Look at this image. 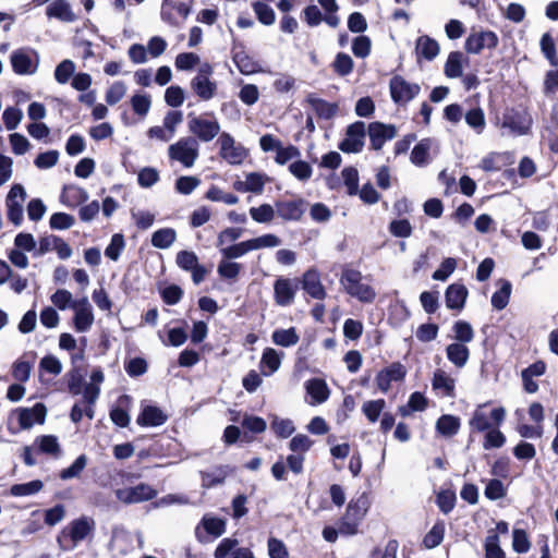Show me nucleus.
Returning a JSON list of instances; mask_svg holds the SVG:
<instances>
[{
  "label": "nucleus",
  "mask_w": 558,
  "mask_h": 558,
  "mask_svg": "<svg viewBox=\"0 0 558 558\" xmlns=\"http://www.w3.org/2000/svg\"><path fill=\"white\" fill-rule=\"evenodd\" d=\"M363 275L360 270L344 267L340 276V284L344 292L362 303H373L376 299L375 289L363 282Z\"/></svg>",
  "instance_id": "f257e3e1"
},
{
  "label": "nucleus",
  "mask_w": 558,
  "mask_h": 558,
  "mask_svg": "<svg viewBox=\"0 0 558 558\" xmlns=\"http://www.w3.org/2000/svg\"><path fill=\"white\" fill-rule=\"evenodd\" d=\"M167 153L170 161L190 169L194 167L199 157V143L193 136H184L169 145Z\"/></svg>",
  "instance_id": "f03ea898"
},
{
  "label": "nucleus",
  "mask_w": 558,
  "mask_h": 558,
  "mask_svg": "<svg viewBox=\"0 0 558 558\" xmlns=\"http://www.w3.org/2000/svg\"><path fill=\"white\" fill-rule=\"evenodd\" d=\"M369 506L371 502L366 493H363L355 499H352L349 502L347 511L341 519L340 533L354 535L357 532L360 523L366 515Z\"/></svg>",
  "instance_id": "7ed1b4c3"
},
{
  "label": "nucleus",
  "mask_w": 558,
  "mask_h": 558,
  "mask_svg": "<svg viewBox=\"0 0 558 558\" xmlns=\"http://www.w3.org/2000/svg\"><path fill=\"white\" fill-rule=\"evenodd\" d=\"M189 131L196 140L210 142L220 133V124L214 113L189 114Z\"/></svg>",
  "instance_id": "20e7f679"
},
{
  "label": "nucleus",
  "mask_w": 558,
  "mask_h": 558,
  "mask_svg": "<svg viewBox=\"0 0 558 558\" xmlns=\"http://www.w3.org/2000/svg\"><path fill=\"white\" fill-rule=\"evenodd\" d=\"M486 403L480 404L473 412L469 422L472 430L486 432L493 426L499 427L506 417V410L502 407L495 408L490 413L486 412Z\"/></svg>",
  "instance_id": "39448f33"
},
{
  "label": "nucleus",
  "mask_w": 558,
  "mask_h": 558,
  "mask_svg": "<svg viewBox=\"0 0 558 558\" xmlns=\"http://www.w3.org/2000/svg\"><path fill=\"white\" fill-rule=\"evenodd\" d=\"M13 71L19 75H32L39 65V54L32 48H20L10 56Z\"/></svg>",
  "instance_id": "423d86ee"
},
{
  "label": "nucleus",
  "mask_w": 558,
  "mask_h": 558,
  "mask_svg": "<svg viewBox=\"0 0 558 558\" xmlns=\"http://www.w3.org/2000/svg\"><path fill=\"white\" fill-rule=\"evenodd\" d=\"M499 44L497 34L488 29H472L464 41V49L468 53L478 54L484 49H495Z\"/></svg>",
  "instance_id": "0eeeda50"
},
{
  "label": "nucleus",
  "mask_w": 558,
  "mask_h": 558,
  "mask_svg": "<svg viewBox=\"0 0 558 558\" xmlns=\"http://www.w3.org/2000/svg\"><path fill=\"white\" fill-rule=\"evenodd\" d=\"M220 144V157L229 165H241L247 157V149L235 140L229 133H221L219 136Z\"/></svg>",
  "instance_id": "6e6552de"
},
{
  "label": "nucleus",
  "mask_w": 558,
  "mask_h": 558,
  "mask_svg": "<svg viewBox=\"0 0 558 558\" xmlns=\"http://www.w3.org/2000/svg\"><path fill=\"white\" fill-rule=\"evenodd\" d=\"M213 66L204 63L199 66L196 76L191 81L194 93L203 100L211 99L217 90V84L210 80Z\"/></svg>",
  "instance_id": "1a4fd4ad"
},
{
  "label": "nucleus",
  "mask_w": 558,
  "mask_h": 558,
  "mask_svg": "<svg viewBox=\"0 0 558 558\" xmlns=\"http://www.w3.org/2000/svg\"><path fill=\"white\" fill-rule=\"evenodd\" d=\"M392 100L398 105L411 101L421 90L420 85L405 81L400 75H395L389 83Z\"/></svg>",
  "instance_id": "9d476101"
},
{
  "label": "nucleus",
  "mask_w": 558,
  "mask_h": 558,
  "mask_svg": "<svg viewBox=\"0 0 558 558\" xmlns=\"http://www.w3.org/2000/svg\"><path fill=\"white\" fill-rule=\"evenodd\" d=\"M93 527L94 520L87 517H82L80 519L72 521L69 524L68 530H63L61 535L57 539L60 548L63 550L68 549V547L63 545L64 537L70 536L73 543L72 547H74L77 543L82 542L89 534Z\"/></svg>",
  "instance_id": "9b49d317"
},
{
  "label": "nucleus",
  "mask_w": 558,
  "mask_h": 558,
  "mask_svg": "<svg viewBox=\"0 0 558 558\" xmlns=\"http://www.w3.org/2000/svg\"><path fill=\"white\" fill-rule=\"evenodd\" d=\"M74 311L73 326L77 332H87L95 320L93 307L86 296L76 300L71 304Z\"/></svg>",
  "instance_id": "f8f14e48"
},
{
  "label": "nucleus",
  "mask_w": 558,
  "mask_h": 558,
  "mask_svg": "<svg viewBox=\"0 0 558 558\" xmlns=\"http://www.w3.org/2000/svg\"><path fill=\"white\" fill-rule=\"evenodd\" d=\"M16 417L22 429H29L35 424H44L47 415V408L44 403H36L32 408H17L12 413Z\"/></svg>",
  "instance_id": "ddd939ff"
},
{
  "label": "nucleus",
  "mask_w": 558,
  "mask_h": 558,
  "mask_svg": "<svg viewBox=\"0 0 558 558\" xmlns=\"http://www.w3.org/2000/svg\"><path fill=\"white\" fill-rule=\"evenodd\" d=\"M157 492L148 484L141 483L133 487H124L116 490L117 498L123 504H138L155 498Z\"/></svg>",
  "instance_id": "4468645a"
},
{
  "label": "nucleus",
  "mask_w": 558,
  "mask_h": 558,
  "mask_svg": "<svg viewBox=\"0 0 558 558\" xmlns=\"http://www.w3.org/2000/svg\"><path fill=\"white\" fill-rule=\"evenodd\" d=\"M366 134L365 123L356 121L347 128L345 138L339 144V148L344 153H360L364 147Z\"/></svg>",
  "instance_id": "2eb2a0df"
},
{
  "label": "nucleus",
  "mask_w": 558,
  "mask_h": 558,
  "mask_svg": "<svg viewBox=\"0 0 558 558\" xmlns=\"http://www.w3.org/2000/svg\"><path fill=\"white\" fill-rule=\"evenodd\" d=\"M226 532V521L223 519L205 514L195 530L196 537L199 542L206 543L207 535L219 537Z\"/></svg>",
  "instance_id": "dca6fc26"
},
{
  "label": "nucleus",
  "mask_w": 558,
  "mask_h": 558,
  "mask_svg": "<svg viewBox=\"0 0 558 558\" xmlns=\"http://www.w3.org/2000/svg\"><path fill=\"white\" fill-rule=\"evenodd\" d=\"M367 133L371 141V147L375 150H379L383 148L387 141L396 137L397 129L392 124L372 122L368 125Z\"/></svg>",
  "instance_id": "f3484780"
},
{
  "label": "nucleus",
  "mask_w": 558,
  "mask_h": 558,
  "mask_svg": "<svg viewBox=\"0 0 558 558\" xmlns=\"http://www.w3.org/2000/svg\"><path fill=\"white\" fill-rule=\"evenodd\" d=\"M306 203L302 198L286 199L276 203L277 215L287 221L300 220L305 211Z\"/></svg>",
  "instance_id": "a211bd4d"
},
{
  "label": "nucleus",
  "mask_w": 558,
  "mask_h": 558,
  "mask_svg": "<svg viewBox=\"0 0 558 558\" xmlns=\"http://www.w3.org/2000/svg\"><path fill=\"white\" fill-rule=\"evenodd\" d=\"M298 286L290 279L279 278L274 284L275 301L280 306H288L293 303Z\"/></svg>",
  "instance_id": "6ab92c4d"
},
{
  "label": "nucleus",
  "mask_w": 558,
  "mask_h": 558,
  "mask_svg": "<svg viewBox=\"0 0 558 558\" xmlns=\"http://www.w3.org/2000/svg\"><path fill=\"white\" fill-rule=\"evenodd\" d=\"M50 19H57L63 23H73L77 20L68 0H54L46 9Z\"/></svg>",
  "instance_id": "aec40b11"
},
{
  "label": "nucleus",
  "mask_w": 558,
  "mask_h": 558,
  "mask_svg": "<svg viewBox=\"0 0 558 558\" xmlns=\"http://www.w3.org/2000/svg\"><path fill=\"white\" fill-rule=\"evenodd\" d=\"M88 198V192L77 185H65L60 195V202L70 208H74L86 203Z\"/></svg>",
  "instance_id": "412c9836"
},
{
  "label": "nucleus",
  "mask_w": 558,
  "mask_h": 558,
  "mask_svg": "<svg viewBox=\"0 0 558 558\" xmlns=\"http://www.w3.org/2000/svg\"><path fill=\"white\" fill-rule=\"evenodd\" d=\"M303 289L308 293L312 298L316 300H323L326 296L325 288L320 282V276L316 269H308L303 275L302 280Z\"/></svg>",
  "instance_id": "4be33fe9"
},
{
  "label": "nucleus",
  "mask_w": 558,
  "mask_h": 558,
  "mask_svg": "<svg viewBox=\"0 0 558 558\" xmlns=\"http://www.w3.org/2000/svg\"><path fill=\"white\" fill-rule=\"evenodd\" d=\"M267 181L268 177L266 174L259 172H251L245 175L244 181L235 182L234 186L238 191L241 192L260 194Z\"/></svg>",
  "instance_id": "5701e85b"
},
{
  "label": "nucleus",
  "mask_w": 558,
  "mask_h": 558,
  "mask_svg": "<svg viewBox=\"0 0 558 558\" xmlns=\"http://www.w3.org/2000/svg\"><path fill=\"white\" fill-rule=\"evenodd\" d=\"M434 390L439 391L442 396L453 397L456 380L444 369H436L432 379Z\"/></svg>",
  "instance_id": "b1692460"
},
{
  "label": "nucleus",
  "mask_w": 558,
  "mask_h": 558,
  "mask_svg": "<svg viewBox=\"0 0 558 558\" xmlns=\"http://www.w3.org/2000/svg\"><path fill=\"white\" fill-rule=\"evenodd\" d=\"M439 44L434 38L423 35L416 39L415 52L418 58L422 57L430 61L439 54Z\"/></svg>",
  "instance_id": "393cba45"
},
{
  "label": "nucleus",
  "mask_w": 558,
  "mask_h": 558,
  "mask_svg": "<svg viewBox=\"0 0 558 558\" xmlns=\"http://www.w3.org/2000/svg\"><path fill=\"white\" fill-rule=\"evenodd\" d=\"M306 102L312 107V109L316 112V114L325 120H329L333 118L338 111V105L333 102H328L324 99L316 97L313 94H310L306 97Z\"/></svg>",
  "instance_id": "a878e982"
},
{
  "label": "nucleus",
  "mask_w": 558,
  "mask_h": 558,
  "mask_svg": "<svg viewBox=\"0 0 558 558\" xmlns=\"http://www.w3.org/2000/svg\"><path fill=\"white\" fill-rule=\"evenodd\" d=\"M34 447H36L37 452L48 454L53 458H59L61 456V446L58 438L53 435L36 437L34 440Z\"/></svg>",
  "instance_id": "bb28decb"
},
{
  "label": "nucleus",
  "mask_w": 558,
  "mask_h": 558,
  "mask_svg": "<svg viewBox=\"0 0 558 558\" xmlns=\"http://www.w3.org/2000/svg\"><path fill=\"white\" fill-rule=\"evenodd\" d=\"M468 290L463 284H450L446 290V305L452 310H461L464 306Z\"/></svg>",
  "instance_id": "cd10ccee"
},
{
  "label": "nucleus",
  "mask_w": 558,
  "mask_h": 558,
  "mask_svg": "<svg viewBox=\"0 0 558 558\" xmlns=\"http://www.w3.org/2000/svg\"><path fill=\"white\" fill-rule=\"evenodd\" d=\"M447 359L458 368H462L469 361L470 351L468 347L460 342L450 343L446 348Z\"/></svg>",
  "instance_id": "c85d7f7f"
},
{
  "label": "nucleus",
  "mask_w": 558,
  "mask_h": 558,
  "mask_svg": "<svg viewBox=\"0 0 558 558\" xmlns=\"http://www.w3.org/2000/svg\"><path fill=\"white\" fill-rule=\"evenodd\" d=\"M167 421V415L157 407L147 405L137 417L142 426H160Z\"/></svg>",
  "instance_id": "c756f323"
},
{
  "label": "nucleus",
  "mask_w": 558,
  "mask_h": 558,
  "mask_svg": "<svg viewBox=\"0 0 558 558\" xmlns=\"http://www.w3.org/2000/svg\"><path fill=\"white\" fill-rule=\"evenodd\" d=\"M468 62V59L461 51H452L449 53L445 63V74L449 78L460 77L463 73V64Z\"/></svg>",
  "instance_id": "7c9ffc66"
},
{
  "label": "nucleus",
  "mask_w": 558,
  "mask_h": 558,
  "mask_svg": "<svg viewBox=\"0 0 558 558\" xmlns=\"http://www.w3.org/2000/svg\"><path fill=\"white\" fill-rule=\"evenodd\" d=\"M306 391L312 398V404H319L325 402L329 397V389L325 380L311 379L306 383Z\"/></svg>",
  "instance_id": "2f4dec72"
},
{
  "label": "nucleus",
  "mask_w": 558,
  "mask_h": 558,
  "mask_svg": "<svg viewBox=\"0 0 558 558\" xmlns=\"http://www.w3.org/2000/svg\"><path fill=\"white\" fill-rule=\"evenodd\" d=\"M433 146L430 138H424L420 141L411 153V161L415 166L422 167L429 162V150Z\"/></svg>",
  "instance_id": "473e14b6"
},
{
  "label": "nucleus",
  "mask_w": 558,
  "mask_h": 558,
  "mask_svg": "<svg viewBox=\"0 0 558 558\" xmlns=\"http://www.w3.org/2000/svg\"><path fill=\"white\" fill-rule=\"evenodd\" d=\"M281 365V355L271 348H267L262 355L260 366L263 374L269 376L279 369Z\"/></svg>",
  "instance_id": "72a5a7b5"
},
{
  "label": "nucleus",
  "mask_w": 558,
  "mask_h": 558,
  "mask_svg": "<svg viewBox=\"0 0 558 558\" xmlns=\"http://www.w3.org/2000/svg\"><path fill=\"white\" fill-rule=\"evenodd\" d=\"M177 240V232L172 228H162L151 235V245L156 248L167 250Z\"/></svg>",
  "instance_id": "f704fd0d"
},
{
  "label": "nucleus",
  "mask_w": 558,
  "mask_h": 558,
  "mask_svg": "<svg viewBox=\"0 0 558 558\" xmlns=\"http://www.w3.org/2000/svg\"><path fill=\"white\" fill-rule=\"evenodd\" d=\"M233 61L242 74L248 75L259 70L258 62L243 50L233 52Z\"/></svg>",
  "instance_id": "c9c22d12"
},
{
  "label": "nucleus",
  "mask_w": 558,
  "mask_h": 558,
  "mask_svg": "<svg viewBox=\"0 0 558 558\" xmlns=\"http://www.w3.org/2000/svg\"><path fill=\"white\" fill-rule=\"evenodd\" d=\"M44 487L40 480H34L28 483L14 484L10 488V494L14 497H27L38 494Z\"/></svg>",
  "instance_id": "e433bc0d"
},
{
  "label": "nucleus",
  "mask_w": 558,
  "mask_h": 558,
  "mask_svg": "<svg viewBox=\"0 0 558 558\" xmlns=\"http://www.w3.org/2000/svg\"><path fill=\"white\" fill-rule=\"evenodd\" d=\"M253 251L251 240L220 248V254L226 259H236Z\"/></svg>",
  "instance_id": "4c0bfd02"
},
{
  "label": "nucleus",
  "mask_w": 558,
  "mask_h": 558,
  "mask_svg": "<svg viewBox=\"0 0 558 558\" xmlns=\"http://www.w3.org/2000/svg\"><path fill=\"white\" fill-rule=\"evenodd\" d=\"M271 339L275 344L281 347H291L299 342V336L295 328L277 329L272 332Z\"/></svg>",
  "instance_id": "58836bf2"
},
{
  "label": "nucleus",
  "mask_w": 558,
  "mask_h": 558,
  "mask_svg": "<svg viewBox=\"0 0 558 558\" xmlns=\"http://www.w3.org/2000/svg\"><path fill=\"white\" fill-rule=\"evenodd\" d=\"M511 283L507 280L501 281V287L492 296V305L494 308L500 311L504 310L510 300L511 295Z\"/></svg>",
  "instance_id": "ea45409f"
},
{
  "label": "nucleus",
  "mask_w": 558,
  "mask_h": 558,
  "mask_svg": "<svg viewBox=\"0 0 558 558\" xmlns=\"http://www.w3.org/2000/svg\"><path fill=\"white\" fill-rule=\"evenodd\" d=\"M459 418L452 415H442L438 418L436 423V428L438 433H440L444 436L456 435L459 430Z\"/></svg>",
  "instance_id": "a19ab883"
},
{
  "label": "nucleus",
  "mask_w": 558,
  "mask_h": 558,
  "mask_svg": "<svg viewBox=\"0 0 558 558\" xmlns=\"http://www.w3.org/2000/svg\"><path fill=\"white\" fill-rule=\"evenodd\" d=\"M241 264L222 257V260H220L218 264L217 272L223 279L235 280L241 271Z\"/></svg>",
  "instance_id": "79ce46f5"
},
{
  "label": "nucleus",
  "mask_w": 558,
  "mask_h": 558,
  "mask_svg": "<svg viewBox=\"0 0 558 558\" xmlns=\"http://www.w3.org/2000/svg\"><path fill=\"white\" fill-rule=\"evenodd\" d=\"M445 535V523L437 522L430 531L424 536L423 544L426 548L432 549L440 545Z\"/></svg>",
  "instance_id": "37998d69"
},
{
  "label": "nucleus",
  "mask_w": 558,
  "mask_h": 558,
  "mask_svg": "<svg viewBox=\"0 0 558 558\" xmlns=\"http://www.w3.org/2000/svg\"><path fill=\"white\" fill-rule=\"evenodd\" d=\"M276 214V209L269 204H263L258 207H252L250 209L252 219L258 223L270 222L275 218Z\"/></svg>",
  "instance_id": "c03bdc74"
},
{
  "label": "nucleus",
  "mask_w": 558,
  "mask_h": 558,
  "mask_svg": "<svg viewBox=\"0 0 558 558\" xmlns=\"http://www.w3.org/2000/svg\"><path fill=\"white\" fill-rule=\"evenodd\" d=\"M386 407L384 399L366 401L362 405V412L365 414L367 420L375 423Z\"/></svg>",
  "instance_id": "a18cd8bd"
},
{
  "label": "nucleus",
  "mask_w": 558,
  "mask_h": 558,
  "mask_svg": "<svg viewBox=\"0 0 558 558\" xmlns=\"http://www.w3.org/2000/svg\"><path fill=\"white\" fill-rule=\"evenodd\" d=\"M74 73L75 63L70 59H65L57 65L54 70V78L59 84H66Z\"/></svg>",
  "instance_id": "49530a36"
},
{
  "label": "nucleus",
  "mask_w": 558,
  "mask_h": 558,
  "mask_svg": "<svg viewBox=\"0 0 558 558\" xmlns=\"http://www.w3.org/2000/svg\"><path fill=\"white\" fill-rule=\"evenodd\" d=\"M258 21L264 25H272L276 21L275 11L268 4L256 1L252 4Z\"/></svg>",
  "instance_id": "de8ad7c7"
},
{
  "label": "nucleus",
  "mask_w": 558,
  "mask_h": 558,
  "mask_svg": "<svg viewBox=\"0 0 558 558\" xmlns=\"http://www.w3.org/2000/svg\"><path fill=\"white\" fill-rule=\"evenodd\" d=\"M271 429L278 437L288 438L294 433L295 427L291 420L275 416L271 422Z\"/></svg>",
  "instance_id": "09e8293b"
},
{
  "label": "nucleus",
  "mask_w": 558,
  "mask_h": 558,
  "mask_svg": "<svg viewBox=\"0 0 558 558\" xmlns=\"http://www.w3.org/2000/svg\"><path fill=\"white\" fill-rule=\"evenodd\" d=\"M87 464V457L85 454L78 456L75 461L60 473L61 480H71L80 476Z\"/></svg>",
  "instance_id": "8fccbe9b"
},
{
  "label": "nucleus",
  "mask_w": 558,
  "mask_h": 558,
  "mask_svg": "<svg viewBox=\"0 0 558 558\" xmlns=\"http://www.w3.org/2000/svg\"><path fill=\"white\" fill-rule=\"evenodd\" d=\"M541 49L550 64L553 66H558V57L556 54L555 43L549 33L543 34L541 38Z\"/></svg>",
  "instance_id": "3c124183"
},
{
  "label": "nucleus",
  "mask_w": 558,
  "mask_h": 558,
  "mask_svg": "<svg viewBox=\"0 0 558 558\" xmlns=\"http://www.w3.org/2000/svg\"><path fill=\"white\" fill-rule=\"evenodd\" d=\"M454 339L460 343H469L474 338V331L472 326L464 322L459 320L453 325Z\"/></svg>",
  "instance_id": "603ef678"
},
{
  "label": "nucleus",
  "mask_w": 558,
  "mask_h": 558,
  "mask_svg": "<svg viewBox=\"0 0 558 558\" xmlns=\"http://www.w3.org/2000/svg\"><path fill=\"white\" fill-rule=\"evenodd\" d=\"M75 218L66 213H54L49 220L50 228L53 230H66L74 226Z\"/></svg>",
  "instance_id": "864d4df0"
},
{
  "label": "nucleus",
  "mask_w": 558,
  "mask_h": 558,
  "mask_svg": "<svg viewBox=\"0 0 558 558\" xmlns=\"http://www.w3.org/2000/svg\"><path fill=\"white\" fill-rule=\"evenodd\" d=\"M32 368V362L20 359L12 366V376L15 380L25 383L29 379Z\"/></svg>",
  "instance_id": "5fc2aeb1"
},
{
  "label": "nucleus",
  "mask_w": 558,
  "mask_h": 558,
  "mask_svg": "<svg viewBox=\"0 0 558 558\" xmlns=\"http://www.w3.org/2000/svg\"><path fill=\"white\" fill-rule=\"evenodd\" d=\"M344 185L349 195H355L359 192V172L353 167H347L341 171Z\"/></svg>",
  "instance_id": "6e6d98bb"
},
{
  "label": "nucleus",
  "mask_w": 558,
  "mask_h": 558,
  "mask_svg": "<svg viewBox=\"0 0 558 558\" xmlns=\"http://www.w3.org/2000/svg\"><path fill=\"white\" fill-rule=\"evenodd\" d=\"M201 180L192 175H182L175 181V191L182 195H190L198 185Z\"/></svg>",
  "instance_id": "4d7b16f0"
},
{
  "label": "nucleus",
  "mask_w": 558,
  "mask_h": 558,
  "mask_svg": "<svg viewBox=\"0 0 558 558\" xmlns=\"http://www.w3.org/2000/svg\"><path fill=\"white\" fill-rule=\"evenodd\" d=\"M125 246L124 238L120 233L112 235L109 245L105 250V255L111 260H118Z\"/></svg>",
  "instance_id": "13d9d810"
},
{
  "label": "nucleus",
  "mask_w": 558,
  "mask_h": 558,
  "mask_svg": "<svg viewBox=\"0 0 558 558\" xmlns=\"http://www.w3.org/2000/svg\"><path fill=\"white\" fill-rule=\"evenodd\" d=\"M252 243L253 251L262 250V248H270L277 247L281 244V239L276 234L267 233L260 236L250 239Z\"/></svg>",
  "instance_id": "bf43d9fd"
},
{
  "label": "nucleus",
  "mask_w": 558,
  "mask_h": 558,
  "mask_svg": "<svg viewBox=\"0 0 558 558\" xmlns=\"http://www.w3.org/2000/svg\"><path fill=\"white\" fill-rule=\"evenodd\" d=\"M131 105H132L133 111L136 114H138L141 117H145L148 113L150 106H151L150 96L146 95V94H135L131 98Z\"/></svg>",
  "instance_id": "052dcab7"
},
{
  "label": "nucleus",
  "mask_w": 558,
  "mask_h": 558,
  "mask_svg": "<svg viewBox=\"0 0 558 558\" xmlns=\"http://www.w3.org/2000/svg\"><path fill=\"white\" fill-rule=\"evenodd\" d=\"M23 118V112L17 107H8L2 114V119L7 130L13 131L21 123Z\"/></svg>",
  "instance_id": "680f3d73"
},
{
  "label": "nucleus",
  "mask_w": 558,
  "mask_h": 558,
  "mask_svg": "<svg viewBox=\"0 0 558 558\" xmlns=\"http://www.w3.org/2000/svg\"><path fill=\"white\" fill-rule=\"evenodd\" d=\"M465 122L477 133H482L485 128V116L481 108H474L465 113Z\"/></svg>",
  "instance_id": "e2e57ef3"
},
{
  "label": "nucleus",
  "mask_w": 558,
  "mask_h": 558,
  "mask_svg": "<svg viewBox=\"0 0 558 558\" xmlns=\"http://www.w3.org/2000/svg\"><path fill=\"white\" fill-rule=\"evenodd\" d=\"M242 427L251 433L260 434L266 430L267 424L263 417L245 414L242 420Z\"/></svg>",
  "instance_id": "0e129e2a"
},
{
  "label": "nucleus",
  "mask_w": 558,
  "mask_h": 558,
  "mask_svg": "<svg viewBox=\"0 0 558 558\" xmlns=\"http://www.w3.org/2000/svg\"><path fill=\"white\" fill-rule=\"evenodd\" d=\"M175 262L181 269L191 271L198 264V257L192 251H180L177 254Z\"/></svg>",
  "instance_id": "69168bd1"
},
{
  "label": "nucleus",
  "mask_w": 558,
  "mask_h": 558,
  "mask_svg": "<svg viewBox=\"0 0 558 558\" xmlns=\"http://www.w3.org/2000/svg\"><path fill=\"white\" fill-rule=\"evenodd\" d=\"M333 70L341 76L350 74L353 70L352 58L343 52H339L333 61Z\"/></svg>",
  "instance_id": "338daca9"
},
{
  "label": "nucleus",
  "mask_w": 558,
  "mask_h": 558,
  "mask_svg": "<svg viewBox=\"0 0 558 558\" xmlns=\"http://www.w3.org/2000/svg\"><path fill=\"white\" fill-rule=\"evenodd\" d=\"M289 171L300 181H307L313 173L311 165L303 160L290 163Z\"/></svg>",
  "instance_id": "774afa93"
}]
</instances>
